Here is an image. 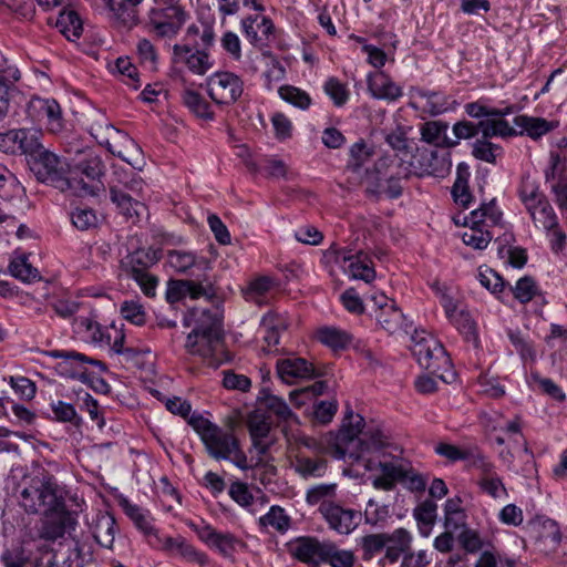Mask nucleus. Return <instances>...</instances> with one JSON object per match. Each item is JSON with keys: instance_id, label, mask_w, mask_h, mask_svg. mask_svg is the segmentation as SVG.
<instances>
[{"instance_id": "nucleus-37", "label": "nucleus", "mask_w": 567, "mask_h": 567, "mask_svg": "<svg viewBox=\"0 0 567 567\" xmlns=\"http://www.w3.org/2000/svg\"><path fill=\"white\" fill-rule=\"evenodd\" d=\"M74 330L86 340L102 344L105 341L110 328H103L93 318L79 317L74 320Z\"/></svg>"}, {"instance_id": "nucleus-62", "label": "nucleus", "mask_w": 567, "mask_h": 567, "mask_svg": "<svg viewBox=\"0 0 567 567\" xmlns=\"http://www.w3.org/2000/svg\"><path fill=\"white\" fill-rule=\"evenodd\" d=\"M240 540L230 533H218L212 548L218 550L224 557H231L236 550V546Z\"/></svg>"}, {"instance_id": "nucleus-63", "label": "nucleus", "mask_w": 567, "mask_h": 567, "mask_svg": "<svg viewBox=\"0 0 567 567\" xmlns=\"http://www.w3.org/2000/svg\"><path fill=\"white\" fill-rule=\"evenodd\" d=\"M323 89L337 106H342L349 99V91L346 85L336 78H330L324 83Z\"/></svg>"}, {"instance_id": "nucleus-22", "label": "nucleus", "mask_w": 567, "mask_h": 567, "mask_svg": "<svg viewBox=\"0 0 567 567\" xmlns=\"http://www.w3.org/2000/svg\"><path fill=\"white\" fill-rule=\"evenodd\" d=\"M173 61L184 63L192 73L197 75H204L213 66L206 50L197 49L193 51L186 44H175L173 47Z\"/></svg>"}, {"instance_id": "nucleus-55", "label": "nucleus", "mask_w": 567, "mask_h": 567, "mask_svg": "<svg viewBox=\"0 0 567 567\" xmlns=\"http://www.w3.org/2000/svg\"><path fill=\"white\" fill-rule=\"evenodd\" d=\"M519 197L527 210L537 204L539 205L540 202L546 199V197L539 192L538 186L528 178L523 179L520 184Z\"/></svg>"}, {"instance_id": "nucleus-57", "label": "nucleus", "mask_w": 567, "mask_h": 567, "mask_svg": "<svg viewBox=\"0 0 567 567\" xmlns=\"http://www.w3.org/2000/svg\"><path fill=\"white\" fill-rule=\"evenodd\" d=\"M465 461L468 462L471 467L480 471V477L488 476L495 472L494 464L477 447L468 449V457Z\"/></svg>"}, {"instance_id": "nucleus-44", "label": "nucleus", "mask_w": 567, "mask_h": 567, "mask_svg": "<svg viewBox=\"0 0 567 567\" xmlns=\"http://www.w3.org/2000/svg\"><path fill=\"white\" fill-rule=\"evenodd\" d=\"M444 516V525L449 530H456L465 525L466 515L462 508V499L458 496L446 501Z\"/></svg>"}, {"instance_id": "nucleus-9", "label": "nucleus", "mask_w": 567, "mask_h": 567, "mask_svg": "<svg viewBox=\"0 0 567 567\" xmlns=\"http://www.w3.org/2000/svg\"><path fill=\"white\" fill-rule=\"evenodd\" d=\"M501 219L502 212L496 207L494 199L482 204L466 217L465 224L468 225V229L462 235L463 243L475 249H485L493 238L485 227L497 225Z\"/></svg>"}, {"instance_id": "nucleus-59", "label": "nucleus", "mask_w": 567, "mask_h": 567, "mask_svg": "<svg viewBox=\"0 0 567 567\" xmlns=\"http://www.w3.org/2000/svg\"><path fill=\"white\" fill-rule=\"evenodd\" d=\"M121 313L126 321L135 326H143L146 321L145 310L137 301H124L121 306Z\"/></svg>"}, {"instance_id": "nucleus-17", "label": "nucleus", "mask_w": 567, "mask_h": 567, "mask_svg": "<svg viewBox=\"0 0 567 567\" xmlns=\"http://www.w3.org/2000/svg\"><path fill=\"white\" fill-rule=\"evenodd\" d=\"M319 512L328 523L331 529L341 535H348L353 532L361 523L362 514L359 511L343 508L333 503H322Z\"/></svg>"}, {"instance_id": "nucleus-54", "label": "nucleus", "mask_w": 567, "mask_h": 567, "mask_svg": "<svg viewBox=\"0 0 567 567\" xmlns=\"http://www.w3.org/2000/svg\"><path fill=\"white\" fill-rule=\"evenodd\" d=\"M511 290L518 301L526 303L537 295L538 287L532 277L525 276L518 279L516 285L511 287Z\"/></svg>"}, {"instance_id": "nucleus-18", "label": "nucleus", "mask_w": 567, "mask_h": 567, "mask_svg": "<svg viewBox=\"0 0 567 567\" xmlns=\"http://www.w3.org/2000/svg\"><path fill=\"white\" fill-rule=\"evenodd\" d=\"M241 32L254 47H266L275 33L270 18L261 13L248 14L240 21Z\"/></svg>"}, {"instance_id": "nucleus-28", "label": "nucleus", "mask_w": 567, "mask_h": 567, "mask_svg": "<svg viewBox=\"0 0 567 567\" xmlns=\"http://www.w3.org/2000/svg\"><path fill=\"white\" fill-rule=\"evenodd\" d=\"M327 544L316 538L303 537L295 543L292 551L299 560L317 565L323 563Z\"/></svg>"}, {"instance_id": "nucleus-20", "label": "nucleus", "mask_w": 567, "mask_h": 567, "mask_svg": "<svg viewBox=\"0 0 567 567\" xmlns=\"http://www.w3.org/2000/svg\"><path fill=\"white\" fill-rule=\"evenodd\" d=\"M248 431L252 442V449L258 455H265L275 443L271 435V422L269 417L259 411L252 412L247 421Z\"/></svg>"}, {"instance_id": "nucleus-52", "label": "nucleus", "mask_w": 567, "mask_h": 567, "mask_svg": "<svg viewBox=\"0 0 567 567\" xmlns=\"http://www.w3.org/2000/svg\"><path fill=\"white\" fill-rule=\"evenodd\" d=\"M507 336L511 343L519 353L523 361L536 360V350L533 343L527 338H525L519 331L509 330Z\"/></svg>"}, {"instance_id": "nucleus-25", "label": "nucleus", "mask_w": 567, "mask_h": 567, "mask_svg": "<svg viewBox=\"0 0 567 567\" xmlns=\"http://www.w3.org/2000/svg\"><path fill=\"white\" fill-rule=\"evenodd\" d=\"M20 79L18 69L7 65V60H0V121L9 113L11 99L16 92L14 83Z\"/></svg>"}, {"instance_id": "nucleus-21", "label": "nucleus", "mask_w": 567, "mask_h": 567, "mask_svg": "<svg viewBox=\"0 0 567 567\" xmlns=\"http://www.w3.org/2000/svg\"><path fill=\"white\" fill-rule=\"evenodd\" d=\"M336 260L341 265L344 272L353 279L370 282L375 277V271L371 266L370 258L362 251L352 255L348 250H340L337 252Z\"/></svg>"}, {"instance_id": "nucleus-29", "label": "nucleus", "mask_w": 567, "mask_h": 567, "mask_svg": "<svg viewBox=\"0 0 567 567\" xmlns=\"http://www.w3.org/2000/svg\"><path fill=\"white\" fill-rule=\"evenodd\" d=\"M449 124L443 121H429L420 127L421 141L436 147H454L457 140L447 137Z\"/></svg>"}, {"instance_id": "nucleus-4", "label": "nucleus", "mask_w": 567, "mask_h": 567, "mask_svg": "<svg viewBox=\"0 0 567 567\" xmlns=\"http://www.w3.org/2000/svg\"><path fill=\"white\" fill-rule=\"evenodd\" d=\"M195 328L187 336L186 349L190 354H197L204 359L213 357L221 342V320L218 312L210 310L193 309L185 318L184 324Z\"/></svg>"}, {"instance_id": "nucleus-49", "label": "nucleus", "mask_w": 567, "mask_h": 567, "mask_svg": "<svg viewBox=\"0 0 567 567\" xmlns=\"http://www.w3.org/2000/svg\"><path fill=\"white\" fill-rule=\"evenodd\" d=\"M323 563L331 567H352L354 555L351 550L340 549L333 543H328Z\"/></svg>"}, {"instance_id": "nucleus-12", "label": "nucleus", "mask_w": 567, "mask_h": 567, "mask_svg": "<svg viewBox=\"0 0 567 567\" xmlns=\"http://www.w3.org/2000/svg\"><path fill=\"white\" fill-rule=\"evenodd\" d=\"M27 115L33 123L44 125L50 133L56 134L64 130L62 109L54 99L32 96L27 104Z\"/></svg>"}, {"instance_id": "nucleus-50", "label": "nucleus", "mask_w": 567, "mask_h": 567, "mask_svg": "<svg viewBox=\"0 0 567 567\" xmlns=\"http://www.w3.org/2000/svg\"><path fill=\"white\" fill-rule=\"evenodd\" d=\"M279 95L286 102L301 110H307L311 104L309 94L299 87L284 85L279 89Z\"/></svg>"}, {"instance_id": "nucleus-2", "label": "nucleus", "mask_w": 567, "mask_h": 567, "mask_svg": "<svg viewBox=\"0 0 567 567\" xmlns=\"http://www.w3.org/2000/svg\"><path fill=\"white\" fill-rule=\"evenodd\" d=\"M384 140L399 159V174L405 177L439 175L446 172L451 165L445 159H439L435 151L429 150L421 151L422 162L415 163L413 161V146L409 143L408 132L402 125H398L385 133Z\"/></svg>"}, {"instance_id": "nucleus-13", "label": "nucleus", "mask_w": 567, "mask_h": 567, "mask_svg": "<svg viewBox=\"0 0 567 567\" xmlns=\"http://www.w3.org/2000/svg\"><path fill=\"white\" fill-rule=\"evenodd\" d=\"M37 164V174L39 178L54 187L66 190L74 187L73 182L69 178V171L66 172V164L55 154L47 151L44 147L33 157Z\"/></svg>"}, {"instance_id": "nucleus-42", "label": "nucleus", "mask_w": 567, "mask_h": 567, "mask_svg": "<svg viewBox=\"0 0 567 567\" xmlns=\"http://www.w3.org/2000/svg\"><path fill=\"white\" fill-rule=\"evenodd\" d=\"M528 213L535 225L545 230H551L558 225L557 216L547 199L528 209Z\"/></svg>"}, {"instance_id": "nucleus-10", "label": "nucleus", "mask_w": 567, "mask_h": 567, "mask_svg": "<svg viewBox=\"0 0 567 567\" xmlns=\"http://www.w3.org/2000/svg\"><path fill=\"white\" fill-rule=\"evenodd\" d=\"M189 13L183 6L155 4L147 13V25L158 37L175 38L186 21Z\"/></svg>"}, {"instance_id": "nucleus-8", "label": "nucleus", "mask_w": 567, "mask_h": 567, "mask_svg": "<svg viewBox=\"0 0 567 567\" xmlns=\"http://www.w3.org/2000/svg\"><path fill=\"white\" fill-rule=\"evenodd\" d=\"M104 172V164L92 150L78 153L76 158L69 165V178L72 179L74 192L94 195L99 189L100 178Z\"/></svg>"}, {"instance_id": "nucleus-41", "label": "nucleus", "mask_w": 567, "mask_h": 567, "mask_svg": "<svg viewBox=\"0 0 567 567\" xmlns=\"http://www.w3.org/2000/svg\"><path fill=\"white\" fill-rule=\"evenodd\" d=\"M183 102L197 117L206 121L214 120L215 114L212 106L200 93L186 90L183 93Z\"/></svg>"}, {"instance_id": "nucleus-6", "label": "nucleus", "mask_w": 567, "mask_h": 567, "mask_svg": "<svg viewBox=\"0 0 567 567\" xmlns=\"http://www.w3.org/2000/svg\"><path fill=\"white\" fill-rule=\"evenodd\" d=\"M411 350L419 364L444 382L453 378L452 362L442 343L425 330H415Z\"/></svg>"}, {"instance_id": "nucleus-7", "label": "nucleus", "mask_w": 567, "mask_h": 567, "mask_svg": "<svg viewBox=\"0 0 567 567\" xmlns=\"http://www.w3.org/2000/svg\"><path fill=\"white\" fill-rule=\"evenodd\" d=\"M188 424L199 435L208 455L216 460L230 458L238 445L234 432L223 429L200 414H193Z\"/></svg>"}, {"instance_id": "nucleus-30", "label": "nucleus", "mask_w": 567, "mask_h": 567, "mask_svg": "<svg viewBox=\"0 0 567 567\" xmlns=\"http://www.w3.org/2000/svg\"><path fill=\"white\" fill-rule=\"evenodd\" d=\"M41 135V131L29 128L9 131L12 145L17 146L22 154L30 155L31 157H34L43 148L40 142Z\"/></svg>"}, {"instance_id": "nucleus-38", "label": "nucleus", "mask_w": 567, "mask_h": 567, "mask_svg": "<svg viewBox=\"0 0 567 567\" xmlns=\"http://www.w3.org/2000/svg\"><path fill=\"white\" fill-rule=\"evenodd\" d=\"M116 534L115 518L110 514H102L96 518L93 535L95 540L105 548H112Z\"/></svg>"}, {"instance_id": "nucleus-46", "label": "nucleus", "mask_w": 567, "mask_h": 567, "mask_svg": "<svg viewBox=\"0 0 567 567\" xmlns=\"http://www.w3.org/2000/svg\"><path fill=\"white\" fill-rule=\"evenodd\" d=\"M261 528L271 527L279 533H285L290 526V517L279 506H271L267 514L259 517Z\"/></svg>"}, {"instance_id": "nucleus-51", "label": "nucleus", "mask_w": 567, "mask_h": 567, "mask_svg": "<svg viewBox=\"0 0 567 567\" xmlns=\"http://www.w3.org/2000/svg\"><path fill=\"white\" fill-rule=\"evenodd\" d=\"M264 403L267 410L274 413L279 420L298 422L297 415L281 398L269 394L265 398Z\"/></svg>"}, {"instance_id": "nucleus-34", "label": "nucleus", "mask_w": 567, "mask_h": 567, "mask_svg": "<svg viewBox=\"0 0 567 567\" xmlns=\"http://www.w3.org/2000/svg\"><path fill=\"white\" fill-rule=\"evenodd\" d=\"M538 543L555 549L561 540V533L557 523L550 518H538L533 523Z\"/></svg>"}, {"instance_id": "nucleus-31", "label": "nucleus", "mask_w": 567, "mask_h": 567, "mask_svg": "<svg viewBox=\"0 0 567 567\" xmlns=\"http://www.w3.org/2000/svg\"><path fill=\"white\" fill-rule=\"evenodd\" d=\"M120 506L125 515L133 522L135 527L145 535L148 542L156 532L150 512L131 503L126 498L120 501Z\"/></svg>"}, {"instance_id": "nucleus-53", "label": "nucleus", "mask_w": 567, "mask_h": 567, "mask_svg": "<svg viewBox=\"0 0 567 567\" xmlns=\"http://www.w3.org/2000/svg\"><path fill=\"white\" fill-rule=\"evenodd\" d=\"M172 556H178L186 561L197 563L200 566L207 564L208 559L204 553L198 551L192 544H189L184 537H181L177 546L174 549Z\"/></svg>"}, {"instance_id": "nucleus-19", "label": "nucleus", "mask_w": 567, "mask_h": 567, "mask_svg": "<svg viewBox=\"0 0 567 567\" xmlns=\"http://www.w3.org/2000/svg\"><path fill=\"white\" fill-rule=\"evenodd\" d=\"M386 550L384 556L380 559V564H396L403 556V564L409 565L414 558V553L411 551L412 535L405 528H396L388 534Z\"/></svg>"}, {"instance_id": "nucleus-58", "label": "nucleus", "mask_w": 567, "mask_h": 567, "mask_svg": "<svg viewBox=\"0 0 567 567\" xmlns=\"http://www.w3.org/2000/svg\"><path fill=\"white\" fill-rule=\"evenodd\" d=\"M167 262L178 272H185L196 264L194 254L183 250H171L167 254Z\"/></svg>"}, {"instance_id": "nucleus-24", "label": "nucleus", "mask_w": 567, "mask_h": 567, "mask_svg": "<svg viewBox=\"0 0 567 567\" xmlns=\"http://www.w3.org/2000/svg\"><path fill=\"white\" fill-rule=\"evenodd\" d=\"M367 84L370 94L378 100L393 102L400 99L403 93L402 87L382 71L370 73Z\"/></svg>"}, {"instance_id": "nucleus-3", "label": "nucleus", "mask_w": 567, "mask_h": 567, "mask_svg": "<svg viewBox=\"0 0 567 567\" xmlns=\"http://www.w3.org/2000/svg\"><path fill=\"white\" fill-rule=\"evenodd\" d=\"M64 498V488L48 473L24 478L19 486V505L29 514L52 511L63 505Z\"/></svg>"}, {"instance_id": "nucleus-48", "label": "nucleus", "mask_w": 567, "mask_h": 567, "mask_svg": "<svg viewBox=\"0 0 567 567\" xmlns=\"http://www.w3.org/2000/svg\"><path fill=\"white\" fill-rule=\"evenodd\" d=\"M274 287V280L270 277H259L250 281L247 288L244 290V296L247 301L261 305L264 297Z\"/></svg>"}, {"instance_id": "nucleus-43", "label": "nucleus", "mask_w": 567, "mask_h": 567, "mask_svg": "<svg viewBox=\"0 0 567 567\" xmlns=\"http://www.w3.org/2000/svg\"><path fill=\"white\" fill-rule=\"evenodd\" d=\"M436 512L437 505L431 499L422 502L414 509V517L417 520L420 532L425 537L429 536L431 527L435 523Z\"/></svg>"}, {"instance_id": "nucleus-26", "label": "nucleus", "mask_w": 567, "mask_h": 567, "mask_svg": "<svg viewBox=\"0 0 567 567\" xmlns=\"http://www.w3.org/2000/svg\"><path fill=\"white\" fill-rule=\"evenodd\" d=\"M260 327L264 330V342L262 351L267 353L278 352L277 346L279 344L281 333L287 330L286 320L278 313L268 312L266 313L260 322Z\"/></svg>"}, {"instance_id": "nucleus-35", "label": "nucleus", "mask_w": 567, "mask_h": 567, "mask_svg": "<svg viewBox=\"0 0 567 567\" xmlns=\"http://www.w3.org/2000/svg\"><path fill=\"white\" fill-rule=\"evenodd\" d=\"M367 471L379 470L382 476L391 478L394 482H402L409 476V467L400 462H373L364 456V461L357 462Z\"/></svg>"}, {"instance_id": "nucleus-60", "label": "nucleus", "mask_w": 567, "mask_h": 567, "mask_svg": "<svg viewBox=\"0 0 567 567\" xmlns=\"http://www.w3.org/2000/svg\"><path fill=\"white\" fill-rule=\"evenodd\" d=\"M477 484L484 493L488 494L493 498L507 495L502 478L496 474V472L488 476L480 477Z\"/></svg>"}, {"instance_id": "nucleus-1", "label": "nucleus", "mask_w": 567, "mask_h": 567, "mask_svg": "<svg viewBox=\"0 0 567 567\" xmlns=\"http://www.w3.org/2000/svg\"><path fill=\"white\" fill-rule=\"evenodd\" d=\"M386 444V436L382 431L372 427L364 430L363 417L351 412L346 416L339 433H328L318 443H307V447L318 454H328L336 458L348 457L354 463L364 461V455Z\"/></svg>"}, {"instance_id": "nucleus-15", "label": "nucleus", "mask_w": 567, "mask_h": 567, "mask_svg": "<svg viewBox=\"0 0 567 567\" xmlns=\"http://www.w3.org/2000/svg\"><path fill=\"white\" fill-rule=\"evenodd\" d=\"M156 261L155 252L151 256L144 250L132 254L125 264V271L134 279L141 290L147 297H154L158 280L147 271V268Z\"/></svg>"}, {"instance_id": "nucleus-40", "label": "nucleus", "mask_w": 567, "mask_h": 567, "mask_svg": "<svg viewBox=\"0 0 567 567\" xmlns=\"http://www.w3.org/2000/svg\"><path fill=\"white\" fill-rule=\"evenodd\" d=\"M9 272L22 282H33L39 280V270L29 262L25 255H19L12 258L9 265Z\"/></svg>"}, {"instance_id": "nucleus-45", "label": "nucleus", "mask_w": 567, "mask_h": 567, "mask_svg": "<svg viewBox=\"0 0 567 567\" xmlns=\"http://www.w3.org/2000/svg\"><path fill=\"white\" fill-rule=\"evenodd\" d=\"M295 468L303 477H320L327 470V463L322 458H312L299 453L296 456Z\"/></svg>"}, {"instance_id": "nucleus-32", "label": "nucleus", "mask_w": 567, "mask_h": 567, "mask_svg": "<svg viewBox=\"0 0 567 567\" xmlns=\"http://www.w3.org/2000/svg\"><path fill=\"white\" fill-rule=\"evenodd\" d=\"M375 317L381 328L390 334L408 333L409 324L395 302H390L382 311H378Z\"/></svg>"}, {"instance_id": "nucleus-33", "label": "nucleus", "mask_w": 567, "mask_h": 567, "mask_svg": "<svg viewBox=\"0 0 567 567\" xmlns=\"http://www.w3.org/2000/svg\"><path fill=\"white\" fill-rule=\"evenodd\" d=\"M55 27L69 40L75 41L83 31V22L78 12L71 8H64L56 18Z\"/></svg>"}, {"instance_id": "nucleus-11", "label": "nucleus", "mask_w": 567, "mask_h": 567, "mask_svg": "<svg viewBox=\"0 0 567 567\" xmlns=\"http://www.w3.org/2000/svg\"><path fill=\"white\" fill-rule=\"evenodd\" d=\"M208 96L218 106H230L237 103L245 90L243 79L230 71H217L206 80Z\"/></svg>"}, {"instance_id": "nucleus-64", "label": "nucleus", "mask_w": 567, "mask_h": 567, "mask_svg": "<svg viewBox=\"0 0 567 567\" xmlns=\"http://www.w3.org/2000/svg\"><path fill=\"white\" fill-rule=\"evenodd\" d=\"M115 70L121 75L125 76L126 84L137 90L140 87V80L136 66L131 62L128 58H118L115 61Z\"/></svg>"}, {"instance_id": "nucleus-47", "label": "nucleus", "mask_w": 567, "mask_h": 567, "mask_svg": "<svg viewBox=\"0 0 567 567\" xmlns=\"http://www.w3.org/2000/svg\"><path fill=\"white\" fill-rule=\"evenodd\" d=\"M388 533L370 534L365 535L360 539L362 548V558L364 560H371L375 555L381 553L383 549L386 550Z\"/></svg>"}, {"instance_id": "nucleus-14", "label": "nucleus", "mask_w": 567, "mask_h": 567, "mask_svg": "<svg viewBox=\"0 0 567 567\" xmlns=\"http://www.w3.org/2000/svg\"><path fill=\"white\" fill-rule=\"evenodd\" d=\"M40 528V537L45 540H56L65 535L72 536L78 526V517L74 512L66 509L65 498L63 505L58 506L44 514Z\"/></svg>"}, {"instance_id": "nucleus-16", "label": "nucleus", "mask_w": 567, "mask_h": 567, "mask_svg": "<svg viewBox=\"0 0 567 567\" xmlns=\"http://www.w3.org/2000/svg\"><path fill=\"white\" fill-rule=\"evenodd\" d=\"M276 372L278 378L286 384H296L300 381L319 377V372L312 362L295 354L278 359Z\"/></svg>"}, {"instance_id": "nucleus-23", "label": "nucleus", "mask_w": 567, "mask_h": 567, "mask_svg": "<svg viewBox=\"0 0 567 567\" xmlns=\"http://www.w3.org/2000/svg\"><path fill=\"white\" fill-rule=\"evenodd\" d=\"M409 105L414 110L435 116L447 111V99L440 92H429L420 87H411Z\"/></svg>"}, {"instance_id": "nucleus-27", "label": "nucleus", "mask_w": 567, "mask_h": 567, "mask_svg": "<svg viewBox=\"0 0 567 567\" xmlns=\"http://www.w3.org/2000/svg\"><path fill=\"white\" fill-rule=\"evenodd\" d=\"M99 130H103V126L100 125ZM104 131V134L99 131L94 134V137L97 140V142L101 145L106 146L112 154L117 155L125 162L133 165L132 161L127 158L122 151L116 150L115 143H125L128 146L135 148L137 152H140V147L137 146V144L127 134L115 128L110 123H105Z\"/></svg>"}, {"instance_id": "nucleus-56", "label": "nucleus", "mask_w": 567, "mask_h": 567, "mask_svg": "<svg viewBox=\"0 0 567 567\" xmlns=\"http://www.w3.org/2000/svg\"><path fill=\"white\" fill-rule=\"evenodd\" d=\"M499 151L501 147L498 145L487 140L477 138L473 143L472 155L480 161L495 163L497 152Z\"/></svg>"}, {"instance_id": "nucleus-39", "label": "nucleus", "mask_w": 567, "mask_h": 567, "mask_svg": "<svg viewBox=\"0 0 567 567\" xmlns=\"http://www.w3.org/2000/svg\"><path fill=\"white\" fill-rule=\"evenodd\" d=\"M317 339L324 346L340 350L344 349L351 342V334L337 327H321L316 332Z\"/></svg>"}, {"instance_id": "nucleus-5", "label": "nucleus", "mask_w": 567, "mask_h": 567, "mask_svg": "<svg viewBox=\"0 0 567 567\" xmlns=\"http://www.w3.org/2000/svg\"><path fill=\"white\" fill-rule=\"evenodd\" d=\"M115 179L110 185V196L113 204L126 218H138L146 207L143 203L145 199V183L133 171L116 168L114 171Z\"/></svg>"}, {"instance_id": "nucleus-36", "label": "nucleus", "mask_w": 567, "mask_h": 567, "mask_svg": "<svg viewBox=\"0 0 567 567\" xmlns=\"http://www.w3.org/2000/svg\"><path fill=\"white\" fill-rule=\"evenodd\" d=\"M516 127L520 128V134L526 133L529 137L536 140L550 132L556 125L543 117L518 115L514 118Z\"/></svg>"}, {"instance_id": "nucleus-61", "label": "nucleus", "mask_w": 567, "mask_h": 567, "mask_svg": "<svg viewBox=\"0 0 567 567\" xmlns=\"http://www.w3.org/2000/svg\"><path fill=\"white\" fill-rule=\"evenodd\" d=\"M71 220L79 230H87L95 227L97 217L91 208H76L71 213Z\"/></svg>"}]
</instances>
